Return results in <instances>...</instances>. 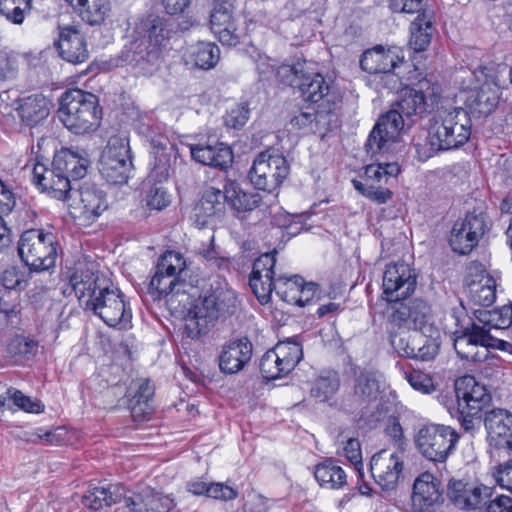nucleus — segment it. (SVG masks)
<instances>
[{
    "label": "nucleus",
    "instance_id": "nucleus-1",
    "mask_svg": "<svg viewBox=\"0 0 512 512\" xmlns=\"http://www.w3.org/2000/svg\"><path fill=\"white\" fill-rule=\"evenodd\" d=\"M500 99L496 84L484 83L469 92L462 107H441L430 119L427 130L413 138V145L419 161H426L440 151L459 148L471 135V116L486 117L494 112Z\"/></svg>",
    "mask_w": 512,
    "mask_h": 512
},
{
    "label": "nucleus",
    "instance_id": "nucleus-2",
    "mask_svg": "<svg viewBox=\"0 0 512 512\" xmlns=\"http://www.w3.org/2000/svg\"><path fill=\"white\" fill-rule=\"evenodd\" d=\"M418 88H404L391 109L381 115L370 132L365 147L368 153H386L399 141L402 130L434 111L441 89L429 80L419 81Z\"/></svg>",
    "mask_w": 512,
    "mask_h": 512
},
{
    "label": "nucleus",
    "instance_id": "nucleus-3",
    "mask_svg": "<svg viewBox=\"0 0 512 512\" xmlns=\"http://www.w3.org/2000/svg\"><path fill=\"white\" fill-rule=\"evenodd\" d=\"M238 306L236 292L226 282L214 281L210 289L189 311V317L186 320L188 336L197 338L206 334L218 319L234 315Z\"/></svg>",
    "mask_w": 512,
    "mask_h": 512
},
{
    "label": "nucleus",
    "instance_id": "nucleus-4",
    "mask_svg": "<svg viewBox=\"0 0 512 512\" xmlns=\"http://www.w3.org/2000/svg\"><path fill=\"white\" fill-rule=\"evenodd\" d=\"M276 254L277 251L274 249L260 255L254 261L249 285L261 304L270 301L273 291L284 302L295 304L302 277L300 275L276 274Z\"/></svg>",
    "mask_w": 512,
    "mask_h": 512
},
{
    "label": "nucleus",
    "instance_id": "nucleus-5",
    "mask_svg": "<svg viewBox=\"0 0 512 512\" xmlns=\"http://www.w3.org/2000/svg\"><path fill=\"white\" fill-rule=\"evenodd\" d=\"M101 114L98 98L92 93L70 89L60 98L59 120L76 135L95 131L100 125Z\"/></svg>",
    "mask_w": 512,
    "mask_h": 512
},
{
    "label": "nucleus",
    "instance_id": "nucleus-6",
    "mask_svg": "<svg viewBox=\"0 0 512 512\" xmlns=\"http://www.w3.org/2000/svg\"><path fill=\"white\" fill-rule=\"evenodd\" d=\"M454 349L462 360L482 362L488 359L490 349L512 353V344L497 338L485 326L472 322L454 333Z\"/></svg>",
    "mask_w": 512,
    "mask_h": 512
},
{
    "label": "nucleus",
    "instance_id": "nucleus-7",
    "mask_svg": "<svg viewBox=\"0 0 512 512\" xmlns=\"http://www.w3.org/2000/svg\"><path fill=\"white\" fill-rule=\"evenodd\" d=\"M18 255L30 271L49 270L55 266L57 258L56 237L40 229L26 230L18 242Z\"/></svg>",
    "mask_w": 512,
    "mask_h": 512
},
{
    "label": "nucleus",
    "instance_id": "nucleus-8",
    "mask_svg": "<svg viewBox=\"0 0 512 512\" xmlns=\"http://www.w3.org/2000/svg\"><path fill=\"white\" fill-rule=\"evenodd\" d=\"M99 172L103 179L113 185L126 184L133 169L129 139L114 135L101 154Z\"/></svg>",
    "mask_w": 512,
    "mask_h": 512
},
{
    "label": "nucleus",
    "instance_id": "nucleus-9",
    "mask_svg": "<svg viewBox=\"0 0 512 512\" xmlns=\"http://www.w3.org/2000/svg\"><path fill=\"white\" fill-rule=\"evenodd\" d=\"M85 310L92 311L110 327H129L132 313L124 299V294L108 283L96 291L90 300H85Z\"/></svg>",
    "mask_w": 512,
    "mask_h": 512
},
{
    "label": "nucleus",
    "instance_id": "nucleus-10",
    "mask_svg": "<svg viewBox=\"0 0 512 512\" xmlns=\"http://www.w3.org/2000/svg\"><path fill=\"white\" fill-rule=\"evenodd\" d=\"M460 435L450 426L423 425L415 435L419 452L433 462H445L458 443Z\"/></svg>",
    "mask_w": 512,
    "mask_h": 512
},
{
    "label": "nucleus",
    "instance_id": "nucleus-11",
    "mask_svg": "<svg viewBox=\"0 0 512 512\" xmlns=\"http://www.w3.org/2000/svg\"><path fill=\"white\" fill-rule=\"evenodd\" d=\"M289 170V164L283 155L265 151L255 158L248 177L256 189L273 193L287 178Z\"/></svg>",
    "mask_w": 512,
    "mask_h": 512
},
{
    "label": "nucleus",
    "instance_id": "nucleus-12",
    "mask_svg": "<svg viewBox=\"0 0 512 512\" xmlns=\"http://www.w3.org/2000/svg\"><path fill=\"white\" fill-rule=\"evenodd\" d=\"M488 229L489 222L484 212H468L463 219L454 223L449 244L454 252L467 255L478 245Z\"/></svg>",
    "mask_w": 512,
    "mask_h": 512
},
{
    "label": "nucleus",
    "instance_id": "nucleus-13",
    "mask_svg": "<svg viewBox=\"0 0 512 512\" xmlns=\"http://www.w3.org/2000/svg\"><path fill=\"white\" fill-rule=\"evenodd\" d=\"M298 89L306 102L317 105V108L326 114L331 113L341 101V96L334 88L333 81L314 72L311 65L308 72L302 76Z\"/></svg>",
    "mask_w": 512,
    "mask_h": 512
},
{
    "label": "nucleus",
    "instance_id": "nucleus-14",
    "mask_svg": "<svg viewBox=\"0 0 512 512\" xmlns=\"http://www.w3.org/2000/svg\"><path fill=\"white\" fill-rule=\"evenodd\" d=\"M389 321L393 326L415 331L434 330L430 306L422 299H406L391 304Z\"/></svg>",
    "mask_w": 512,
    "mask_h": 512
},
{
    "label": "nucleus",
    "instance_id": "nucleus-15",
    "mask_svg": "<svg viewBox=\"0 0 512 512\" xmlns=\"http://www.w3.org/2000/svg\"><path fill=\"white\" fill-rule=\"evenodd\" d=\"M369 469L375 482L386 491L394 490L404 469V453L382 449L370 460Z\"/></svg>",
    "mask_w": 512,
    "mask_h": 512
},
{
    "label": "nucleus",
    "instance_id": "nucleus-16",
    "mask_svg": "<svg viewBox=\"0 0 512 512\" xmlns=\"http://www.w3.org/2000/svg\"><path fill=\"white\" fill-rule=\"evenodd\" d=\"M416 285L417 276L409 264L397 262L386 266L382 286L389 303L406 300L414 293Z\"/></svg>",
    "mask_w": 512,
    "mask_h": 512
},
{
    "label": "nucleus",
    "instance_id": "nucleus-17",
    "mask_svg": "<svg viewBox=\"0 0 512 512\" xmlns=\"http://www.w3.org/2000/svg\"><path fill=\"white\" fill-rule=\"evenodd\" d=\"M443 502L444 488L439 478L430 472L415 478L411 494L413 512H435Z\"/></svg>",
    "mask_w": 512,
    "mask_h": 512
},
{
    "label": "nucleus",
    "instance_id": "nucleus-18",
    "mask_svg": "<svg viewBox=\"0 0 512 512\" xmlns=\"http://www.w3.org/2000/svg\"><path fill=\"white\" fill-rule=\"evenodd\" d=\"M493 489L477 481L450 479L447 497L462 510L479 509L492 497Z\"/></svg>",
    "mask_w": 512,
    "mask_h": 512
},
{
    "label": "nucleus",
    "instance_id": "nucleus-19",
    "mask_svg": "<svg viewBox=\"0 0 512 512\" xmlns=\"http://www.w3.org/2000/svg\"><path fill=\"white\" fill-rule=\"evenodd\" d=\"M32 181L42 192H46L52 198L62 201L71 198L73 183L64 176L62 171L56 170L54 159L51 168L37 161L33 166Z\"/></svg>",
    "mask_w": 512,
    "mask_h": 512
},
{
    "label": "nucleus",
    "instance_id": "nucleus-20",
    "mask_svg": "<svg viewBox=\"0 0 512 512\" xmlns=\"http://www.w3.org/2000/svg\"><path fill=\"white\" fill-rule=\"evenodd\" d=\"M466 284L468 286L469 299L474 305L489 307L494 303L496 299V283L481 263L474 261L469 264L467 267Z\"/></svg>",
    "mask_w": 512,
    "mask_h": 512
},
{
    "label": "nucleus",
    "instance_id": "nucleus-21",
    "mask_svg": "<svg viewBox=\"0 0 512 512\" xmlns=\"http://www.w3.org/2000/svg\"><path fill=\"white\" fill-rule=\"evenodd\" d=\"M225 205L224 188L207 187L193 207L190 219L196 227L205 228L216 223L224 215Z\"/></svg>",
    "mask_w": 512,
    "mask_h": 512
},
{
    "label": "nucleus",
    "instance_id": "nucleus-22",
    "mask_svg": "<svg viewBox=\"0 0 512 512\" xmlns=\"http://www.w3.org/2000/svg\"><path fill=\"white\" fill-rule=\"evenodd\" d=\"M252 355L253 344L247 336L230 339L221 347L219 369L224 374H236L250 362Z\"/></svg>",
    "mask_w": 512,
    "mask_h": 512
},
{
    "label": "nucleus",
    "instance_id": "nucleus-23",
    "mask_svg": "<svg viewBox=\"0 0 512 512\" xmlns=\"http://www.w3.org/2000/svg\"><path fill=\"white\" fill-rule=\"evenodd\" d=\"M483 423L491 446L512 450V414L508 410L494 408L486 411Z\"/></svg>",
    "mask_w": 512,
    "mask_h": 512
},
{
    "label": "nucleus",
    "instance_id": "nucleus-24",
    "mask_svg": "<svg viewBox=\"0 0 512 512\" xmlns=\"http://www.w3.org/2000/svg\"><path fill=\"white\" fill-rule=\"evenodd\" d=\"M224 193L226 203L233 211V215L241 222H246L252 217L262 203L259 193L243 190L236 181L226 180Z\"/></svg>",
    "mask_w": 512,
    "mask_h": 512
},
{
    "label": "nucleus",
    "instance_id": "nucleus-25",
    "mask_svg": "<svg viewBox=\"0 0 512 512\" xmlns=\"http://www.w3.org/2000/svg\"><path fill=\"white\" fill-rule=\"evenodd\" d=\"M230 7L227 3L214 5L210 13V29L223 45L236 46L240 42V33Z\"/></svg>",
    "mask_w": 512,
    "mask_h": 512
},
{
    "label": "nucleus",
    "instance_id": "nucleus-26",
    "mask_svg": "<svg viewBox=\"0 0 512 512\" xmlns=\"http://www.w3.org/2000/svg\"><path fill=\"white\" fill-rule=\"evenodd\" d=\"M137 33L142 38L139 43H149L151 48L146 52L147 57H154L156 49L166 47L173 30L168 21L157 15H149L137 27Z\"/></svg>",
    "mask_w": 512,
    "mask_h": 512
},
{
    "label": "nucleus",
    "instance_id": "nucleus-27",
    "mask_svg": "<svg viewBox=\"0 0 512 512\" xmlns=\"http://www.w3.org/2000/svg\"><path fill=\"white\" fill-rule=\"evenodd\" d=\"M455 393L457 406L464 407V409L467 407L472 410H483L491 400L485 386L479 384L473 376L469 375L456 380Z\"/></svg>",
    "mask_w": 512,
    "mask_h": 512
},
{
    "label": "nucleus",
    "instance_id": "nucleus-28",
    "mask_svg": "<svg viewBox=\"0 0 512 512\" xmlns=\"http://www.w3.org/2000/svg\"><path fill=\"white\" fill-rule=\"evenodd\" d=\"M124 502L129 512H169L175 506L171 497L155 492L149 487L124 497Z\"/></svg>",
    "mask_w": 512,
    "mask_h": 512
},
{
    "label": "nucleus",
    "instance_id": "nucleus-29",
    "mask_svg": "<svg viewBox=\"0 0 512 512\" xmlns=\"http://www.w3.org/2000/svg\"><path fill=\"white\" fill-rule=\"evenodd\" d=\"M59 55L65 61L78 64L88 59V50L82 33L72 26L63 27L57 42Z\"/></svg>",
    "mask_w": 512,
    "mask_h": 512
},
{
    "label": "nucleus",
    "instance_id": "nucleus-30",
    "mask_svg": "<svg viewBox=\"0 0 512 512\" xmlns=\"http://www.w3.org/2000/svg\"><path fill=\"white\" fill-rule=\"evenodd\" d=\"M401 62L396 49L376 46L362 54L360 67L369 74H389Z\"/></svg>",
    "mask_w": 512,
    "mask_h": 512
},
{
    "label": "nucleus",
    "instance_id": "nucleus-31",
    "mask_svg": "<svg viewBox=\"0 0 512 512\" xmlns=\"http://www.w3.org/2000/svg\"><path fill=\"white\" fill-rule=\"evenodd\" d=\"M79 200L78 209L87 220L99 217L108 207L105 193L94 184L85 183L77 190H72L71 198Z\"/></svg>",
    "mask_w": 512,
    "mask_h": 512
},
{
    "label": "nucleus",
    "instance_id": "nucleus-32",
    "mask_svg": "<svg viewBox=\"0 0 512 512\" xmlns=\"http://www.w3.org/2000/svg\"><path fill=\"white\" fill-rule=\"evenodd\" d=\"M381 376L376 372L361 370L352 381V406L360 407L377 399L381 393Z\"/></svg>",
    "mask_w": 512,
    "mask_h": 512
},
{
    "label": "nucleus",
    "instance_id": "nucleus-33",
    "mask_svg": "<svg viewBox=\"0 0 512 512\" xmlns=\"http://www.w3.org/2000/svg\"><path fill=\"white\" fill-rule=\"evenodd\" d=\"M191 157L203 165L226 170L233 162V152L224 143L215 145H190Z\"/></svg>",
    "mask_w": 512,
    "mask_h": 512
},
{
    "label": "nucleus",
    "instance_id": "nucleus-34",
    "mask_svg": "<svg viewBox=\"0 0 512 512\" xmlns=\"http://www.w3.org/2000/svg\"><path fill=\"white\" fill-rule=\"evenodd\" d=\"M49 104V100L43 94L37 93L20 99L16 110L26 126L34 127L48 117Z\"/></svg>",
    "mask_w": 512,
    "mask_h": 512
},
{
    "label": "nucleus",
    "instance_id": "nucleus-35",
    "mask_svg": "<svg viewBox=\"0 0 512 512\" xmlns=\"http://www.w3.org/2000/svg\"><path fill=\"white\" fill-rule=\"evenodd\" d=\"M69 282L78 300L85 306V300L93 298L96 291L104 287L108 281L89 269H76L71 274Z\"/></svg>",
    "mask_w": 512,
    "mask_h": 512
},
{
    "label": "nucleus",
    "instance_id": "nucleus-36",
    "mask_svg": "<svg viewBox=\"0 0 512 512\" xmlns=\"http://www.w3.org/2000/svg\"><path fill=\"white\" fill-rule=\"evenodd\" d=\"M183 57L186 65L201 70H210L220 59V49L214 43L199 41L190 45Z\"/></svg>",
    "mask_w": 512,
    "mask_h": 512
},
{
    "label": "nucleus",
    "instance_id": "nucleus-37",
    "mask_svg": "<svg viewBox=\"0 0 512 512\" xmlns=\"http://www.w3.org/2000/svg\"><path fill=\"white\" fill-rule=\"evenodd\" d=\"M53 159L56 170L62 171L71 182L83 178L87 173L89 160L86 155H82L78 151L62 149L55 154Z\"/></svg>",
    "mask_w": 512,
    "mask_h": 512
},
{
    "label": "nucleus",
    "instance_id": "nucleus-38",
    "mask_svg": "<svg viewBox=\"0 0 512 512\" xmlns=\"http://www.w3.org/2000/svg\"><path fill=\"white\" fill-rule=\"evenodd\" d=\"M91 26L101 25L108 16L111 6L109 0H65Z\"/></svg>",
    "mask_w": 512,
    "mask_h": 512
},
{
    "label": "nucleus",
    "instance_id": "nucleus-39",
    "mask_svg": "<svg viewBox=\"0 0 512 512\" xmlns=\"http://www.w3.org/2000/svg\"><path fill=\"white\" fill-rule=\"evenodd\" d=\"M122 498L124 499L122 487L114 485L100 486L88 490L82 496V504L89 509L99 510L120 502Z\"/></svg>",
    "mask_w": 512,
    "mask_h": 512
},
{
    "label": "nucleus",
    "instance_id": "nucleus-40",
    "mask_svg": "<svg viewBox=\"0 0 512 512\" xmlns=\"http://www.w3.org/2000/svg\"><path fill=\"white\" fill-rule=\"evenodd\" d=\"M314 476L321 487L339 489L346 484L345 471L333 459H325L314 469Z\"/></svg>",
    "mask_w": 512,
    "mask_h": 512
},
{
    "label": "nucleus",
    "instance_id": "nucleus-41",
    "mask_svg": "<svg viewBox=\"0 0 512 512\" xmlns=\"http://www.w3.org/2000/svg\"><path fill=\"white\" fill-rule=\"evenodd\" d=\"M183 284L184 280L182 278L160 274L159 271L155 270L148 283L147 292L154 301H159L174 292H178V287L183 286Z\"/></svg>",
    "mask_w": 512,
    "mask_h": 512
},
{
    "label": "nucleus",
    "instance_id": "nucleus-42",
    "mask_svg": "<svg viewBox=\"0 0 512 512\" xmlns=\"http://www.w3.org/2000/svg\"><path fill=\"white\" fill-rule=\"evenodd\" d=\"M410 47L416 52L425 51L432 38L433 25L430 19H427L424 14L418 15L410 26Z\"/></svg>",
    "mask_w": 512,
    "mask_h": 512
},
{
    "label": "nucleus",
    "instance_id": "nucleus-43",
    "mask_svg": "<svg viewBox=\"0 0 512 512\" xmlns=\"http://www.w3.org/2000/svg\"><path fill=\"white\" fill-rule=\"evenodd\" d=\"M424 332L414 330L412 333H393L390 336L391 345L401 357L415 359L423 341Z\"/></svg>",
    "mask_w": 512,
    "mask_h": 512
},
{
    "label": "nucleus",
    "instance_id": "nucleus-44",
    "mask_svg": "<svg viewBox=\"0 0 512 512\" xmlns=\"http://www.w3.org/2000/svg\"><path fill=\"white\" fill-rule=\"evenodd\" d=\"M340 387V378L337 372L329 371L320 375L313 383L311 396L321 402L331 399Z\"/></svg>",
    "mask_w": 512,
    "mask_h": 512
},
{
    "label": "nucleus",
    "instance_id": "nucleus-45",
    "mask_svg": "<svg viewBox=\"0 0 512 512\" xmlns=\"http://www.w3.org/2000/svg\"><path fill=\"white\" fill-rule=\"evenodd\" d=\"M272 350L279 358L278 365H282V369L287 373L295 368L303 356L301 345L291 340L279 342Z\"/></svg>",
    "mask_w": 512,
    "mask_h": 512
},
{
    "label": "nucleus",
    "instance_id": "nucleus-46",
    "mask_svg": "<svg viewBox=\"0 0 512 512\" xmlns=\"http://www.w3.org/2000/svg\"><path fill=\"white\" fill-rule=\"evenodd\" d=\"M38 342L22 335H16L7 344V353L15 362L29 360L38 352Z\"/></svg>",
    "mask_w": 512,
    "mask_h": 512
},
{
    "label": "nucleus",
    "instance_id": "nucleus-47",
    "mask_svg": "<svg viewBox=\"0 0 512 512\" xmlns=\"http://www.w3.org/2000/svg\"><path fill=\"white\" fill-rule=\"evenodd\" d=\"M31 9L32 0H0V15L15 25H21Z\"/></svg>",
    "mask_w": 512,
    "mask_h": 512
},
{
    "label": "nucleus",
    "instance_id": "nucleus-48",
    "mask_svg": "<svg viewBox=\"0 0 512 512\" xmlns=\"http://www.w3.org/2000/svg\"><path fill=\"white\" fill-rule=\"evenodd\" d=\"M452 417L456 418L462 429L474 436L476 432L480 430L482 424V410L472 408H465L456 406L454 408H448Z\"/></svg>",
    "mask_w": 512,
    "mask_h": 512
},
{
    "label": "nucleus",
    "instance_id": "nucleus-49",
    "mask_svg": "<svg viewBox=\"0 0 512 512\" xmlns=\"http://www.w3.org/2000/svg\"><path fill=\"white\" fill-rule=\"evenodd\" d=\"M186 268V261L183 255L176 251H166L157 261L155 270L160 274L180 277Z\"/></svg>",
    "mask_w": 512,
    "mask_h": 512
},
{
    "label": "nucleus",
    "instance_id": "nucleus-50",
    "mask_svg": "<svg viewBox=\"0 0 512 512\" xmlns=\"http://www.w3.org/2000/svg\"><path fill=\"white\" fill-rule=\"evenodd\" d=\"M141 46L142 43H139L138 40L131 42L129 46L124 47L120 54L111 58L110 64L114 67H123L125 65L141 66L142 61L148 58L146 53H143Z\"/></svg>",
    "mask_w": 512,
    "mask_h": 512
},
{
    "label": "nucleus",
    "instance_id": "nucleus-51",
    "mask_svg": "<svg viewBox=\"0 0 512 512\" xmlns=\"http://www.w3.org/2000/svg\"><path fill=\"white\" fill-rule=\"evenodd\" d=\"M309 66L305 60L297 61L293 65L283 64L278 67L276 76L281 83L299 88L302 76L308 72Z\"/></svg>",
    "mask_w": 512,
    "mask_h": 512
},
{
    "label": "nucleus",
    "instance_id": "nucleus-52",
    "mask_svg": "<svg viewBox=\"0 0 512 512\" xmlns=\"http://www.w3.org/2000/svg\"><path fill=\"white\" fill-rule=\"evenodd\" d=\"M355 190L377 204H385L392 198V191L383 185L361 184L360 180H352Z\"/></svg>",
    "mask_w": 512,
    "mask_h": 512
},
{
    "label": "nucleus",
    "instance_id": "nucleus-53",
    "mask_svg": "<svg viewBox=\"0 0 512 512\" xmlns=\"http://www.w3.org/2000/svg\"><path fill=\"white\" fill-rule=\"evenodd\" d=\"M440 341L439 331L434 328L431 332H424L423 341L419 347V352L415 360L430 361L436 357L439 352Z\"/></svg>",
    "mask_w": 512,
    "mask_h": 512
},
{
    "label": "nucleus",
    "instance_id": "nucleus-54",
    "mask_svg": "<svg viewBox=\"0 0 512 512\" xmlns=\"http://www.w3.org/2000/svg\"><path fill=\"white\" fill-rule=\"evenodd\" d=\"M280 364L279 358H277L274 351L268 350L260 359L259 368L262 376L267 380H274L280 378L287 373L286 370L282 369V365Z\"/></svg>",
    "mask_w": 512,
    "mask_h": 512
},
{
    "label": "nucleus",
    "instance_id": "nucleus-55",
    "mask_svg": "<svg viewBox=\"0 0 512 512\" xmlns=\"http://www.w3.org/2000/svg\"><path fill=\"white\" fill-rule=\"evenodd\" d=\"M323 114H326V112L318 108L308 107L305 111H299L293 115L289 124L292 130H305L314 122H320Z\"/></svg>",
    "mask_w": 512,
    "mask_h": 512
},
{
    "label": "nucleus",
    "instance_id": "nucleus-56",
    "mask_svg": "<svg viewBox=\"0 0 512 512\" xmlns=\"http://www.w3.org/2000/svg\"><path fill=\"white\" fill-rule=\"evenodd\" d=\"M250 117V109L247 103H239L228 110L224 116V124L228 128L241 129Z\"/></svg>",
    "mask_w": 512,
    "mask_h": 512
},
{
    "label": "nucleus",
    "instance_id": "nucleus-57",
    "mask_svg": "<svg viewBox=\"0 0 512 512\" xmlns=\"http://www.w3.org/2000/svg\"><path fill=\"white\" fill-rule=\"evenodd\" d=\"M405 379L417 391L430 394L435 390L432 378L420 370L405 372Z\"/></svg>",
    "mask_w": 512,
    "mask_h": 512
},
{
    "label": "nucleus",
    "instance_id": "nucleus-58",
    "mask_svg": "<svg viewBox=\"0 0 512 512\" xmlns=\"http://www.w3.org/2000/svg\"><path fill=\"white\" fill-rule=\"evenodd\" d=\"M17 406L30 413H40L44 410V405L39 400H32L30 397L25 396L20 390L15 389L11 391L10 404Z\"/></svg>",
    "mask_w": 512,
    "mask_h": 512
},
{
    "label": "nucleus",
    "instance_id": "nucleus-59",
    "mask_svg": "<svg viewBox=\"0 0 512 512\" xmlns=\"http://www.w3.org/2000/svg\"><path fill=\"white\" fill-rule=\"evenodd\" d=\"M1 282L8 290L21 289L23 283L26 282L25 274L20 268L10 266L3 271L1 275Z\"/></svg>",
    "mask_w": 512,
    "mask_h": 512
},
{
    "label": "nucleus",
    "instance_id": "nucleus-60",
    "mask_svg": "<svg viewBox=\"0 0 512 512\" xmlns=\"http://www.w3.org/2000/svg\"><path fill=\"white\" fill-rule=\"evenodd\" d=\"M344 454L345 457L351 462V464L354 465L355 469L359 473V476L362 477L363 463L359 440L356 438L348 439L346 445L344 446Z\"/></svg>",
    "mask_w": 512,
    "mask_h": 512
},
{
    "label": "nucleus",
    "instance_id": "nucleus-61",
    "mask_svg": "<svg viewBox=\"0 0 512 512\" xmlns=\"http://www.w3.org/2000/svg\"><path fill=\"white\" fill-rule=\"evenodd\" d=\"M170 203L167 192L160 186H153L146 195V204L150 209L162 210Z\"/></svg>",
    "mask_w": 512,
    "mask_h": 512
},
{
    "label": "nucleus",
    "instance_id": "nucleus-62",
    "mask_svg": "<svg viewBox=\"0 0 512 512\" xmlns=\"http://www.w3.org/2000/svg\"><path fill=\"white\" fill-rule=\"evenodd\" d=\"M320 293L319 285L315 282H305L302 278L301 287L295 301V305L304 307L310 304L313 299Z\"/></svg>",
    "mask_w": 512,
    "mask_h": 512
},
{
    "label": "nucleus",
    "instance_id": "nucleus-63",
    "mask_svg": "<svg viewBox=\"0 0 512 512\" xmlns=\"http://www.w3.org/2000/svg\"><path fill=\"white\" fill-rule=\"evenodd\" d=\"M361 184L384 185L388 183L382 166L379 163L367 165Z\"/></svg>",
    "mask_w": 512,
    "mask_h": 512
},
{
    "label": "nucleus",
    "instance_id": "nucleus-64",
    "mask_svg": "<svg viewBox=\"0 0 512 512\" xmlns=\"http://www.w3.org/2000/svg\"><path fill=\"white\" fill-rule=\"evenodd\" d=\"M494 476L501 487L512 492V459L499 465Z\"/></svg>",
    "mask_w": 512,
    "mask_h": 512
}]
</instances>
